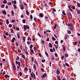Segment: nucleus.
<instances>
[{"mask_svg":"<svg viewBox=\"0 0 80 80\" xmlns=\"http://www.w3.org/2000/svg\"><path fill=\"white\" fill-rule=\"evenodd\" d=\"M70 29L71 31H73V27L72 26H70Z\"/></svg>","mask_w":80,"mask_h":80,"instance_id":"15","label":"nucleus"},{"mask_svg":"<svg viewBox=\"0 0 80 80\" xmlns=\"http://www.w3.org/2000/svg\"><path fill=\"white\" fill-rule=\"evenodd\" d=\"M57 79L58 80H61V79L60 78V76H57Z\"/></svg>","mask_w":80,"mask_h":80,"instance_id":"19","label":"nucleus"},{"mask_svg":"<svg viewBox=\"0 0 80 80\" xmlns=\"http://www.w3.org/2000/svg\"><path fill=\"white\" fill-rule=\"evenodd\" d=\"M18 38H20V34L18 33H17Z\"/></svg>","mask_w":80,"mask_h":80,"instance_id":"31","label":"nucleus"},{"mask_svg":"<svg viewBox=\"0 0 80 80\" xmlns=\"http://www.w3.org/2000/svg\"><path fill=\"white\" fill-rule=\"evenodd\" d=\"M11 13L12 16L13 17L14 16V12H13V11H11Z\"/></svg>","mask_w":80,"mask_h":80,"instance_id":"23","label":"nucleus"},{"mask_svg":"<svg viewBox=\"0 0 80 80\" xmlns=\"http://www.w3.org/2000/svg\"><path fill=\"white\" fill-rule=\"evenodd\" d=\"M22 57L24 58V59H25V55L23 54H22Z\"/></svg>","mask_w":80,"mask_h":80,"instance_id":"30","label":"nucleus"},{"mask_svg":"<svg viewBox=\"0 0 80 80\" xmlns=\"http://www.w3.org/2000/svg\"><path fill=\"white\" fill-rule=\"evenodd\" d=\"M3 14H4V15H6L7 14V12H6V11L4 10L2 12Z\"/></svg>","mask_w":80,"mask_h":80,"instance_id":"11","label":"nucleus"},{"mask_svg":"<svg viewBox=\"0 0 80 80\" xmlns=\"http://www.w3.org/2000/svg\"><path fill=\"white\" fill-rule=\"evenodd\" d=\"M54 25H55V26H54V29H55V28H56V26H57V25L56 24H55Z\"/></svg>","mask_w":80,"mask_h":80,"instance_id":"48","label":"nucleus"},{"mask_svg":"<svg viewBox=\"0 0 80 80\" xmlns=\"http://www.w3.org/2000/svg\"><path fill=\"white\" fill-rule=\"evenodd\" d=\"M13 6L14 9H17V6L15 5V4H13Z\"/></svg>","mask_w":80,"mask_h":80,"instance_id":"32","label":"nucleus"},{"mask_svg":"<svg viewBox=\"0 0 80 80\" xmlns=\"http://www.w3.org/2000/svg\"><path fill=\"white\" fill-rule=\"evenodd\" d=\"M44 6L45 7L47 8V7H48V6L47 5V4L45 3L44 4Z\"/></svg>","mask_w":80,"mask_h":80,"instance_id":"33","label":"nucleus"},{"mask_svg":"<svg viewBox=\"0 0 80 80\" xmlns=\"http://www.w3.org/2000/svg\"><path fill=\"white\" fill-rule=\"evenodd\" d=\"M49 46L50 48H52V44L51 43H49Z\"/></svg>","mask_w":80,"mask_h":80,"instance_id":"13","label":"nucleus"},{"mask_svg":"<svg viewBox=\"0 0 80 80\" xmlns=\"http://www.w3.org/2000/svg\"><path fill=\"white\" fill-rule=\"evenodd\" d=\"M62 14L64 15H66V14L65 13V12H64V11H63L62 12Z\"/></svg>","mask_w":80,"mask_h":80,"instance_id":"39","label":"nucleus"},{"mask_svg":"<svg viewBox=\"0 0 80 80\" xmlns=\"http://www.w3.org/2000/svg\"><path fill=\"white\" fill-rule=\"evenodd\" d=\"M33 48V45L32 44L30 46V49H32V48Z\"/></svg>","mask_w":80,"mask_h":80,"instance_id":"45","label":"nucleus"},{"mask_svg":"<svg viewBox=\"0 0 80 80\" xmlns=\"http://www.w3.org/2000/svg\"><path fill=\"white\" fill-rule=\"evenodd\" d=\"M50 51L51 52H53V49H50Z\"/></svg>","mask_w":80,"mask_h":80,"instance_id":"64","label":"nucleus"},{"mask_svg":"<svg viewBox=\"0 0 80 80\" xmlns=\"http://www.w3.org/2000/svg\"><path fill=\"white\" fill-rule=\"evenodd\" d=\"M15 20H12V23H13V22H15Z\"/></svg>","mask_w":80,"mask_h":80,"instance_id":"61","label":"nucleus"},{"mask_svg":"<svg viewBox=\"0 0 80 80\" xmlns=\"http://www.w3.org/2000/svg\"><path fill=\"white\" fill-rule=\"evenodd\" d=\"M4 77L5 78H7V77L8 78H10V76H9L8 75H5L4 76Z\"/></svg>","mask_w":80,"mask_h":80,"instance_id":"12","label":"nucleus"},{"mask_svg":"<svg viewBox=\"0 0 80 80\" xmlns=\"http://www.w3.org/2000/svg\"><path fill=\"white\" fill-rule=\"evenodd\" d=\"M31 38L30 37H28V40L29 41V40H30Z\"/></svg>","mask_w":80,"mask_h":80,"instance_id":"62","label":"nucleus"},{"mask_svg":"<svg viewBox=\"0 0 80 80\" xmlns=\"http://www.w3.org/2000/svg\"><path fill=\"white\" fill-rule=\"evenodd\" d=\"M68 15H69V19H71L72 20V14H71V13L69 12H68Z\"/></svg>","mask_w":80,"mask_h":80,"instance_id":"2","label":"nucleus"},{"mask_svg":"<svg viewBox=\"0 0 80 80\" xmlns=\"http://www.w3.org/2000/svg\"><path fill=\"white\" fill-rule=\"evenodd\" d=\"M2 3H3L4 4H6V3H7V0H4L2 2Z\"/></svg>","mask_w":80,"mask_h":80,"instance_id":"9","label":"nucleus"},{"mask_svg":"<svg viewBox=\"0 0 80 80\" xmlns=\"http://www.w3.org/2000/svg\"><path fill=\"white\" fill-rule=\"evenodd\" d=\"M39 16L41 18H43V13H40L39 14Z\"/></svg>","mask_w":80,"mask_h":80,"instance_id":"8","label":"nucleus"},{"mask_svg":"<svg viewBox=\"0 0 80 80\" xmlns=\"http://www.w3.org/2000/svg\"><path fill=\"white\" fill-rule=\"evenodd\" d=\"M56 73L57 75H59L60 73V70H59V69H57L56 71Z\"/></svg>","mask_w":80,"mask_h":80,"instance_id":"3","label":"nucleus"},{"mask_svg":"<svg viewBox=\"0 0 80 80\" xmlns=\"http://www.w3.org/2000/svg\"><path fill=\"white\" fill-rule=\"evenodd\" d=\"M68 8H69V9L70 11L71 12H73V10L72 9H71V7H70V5H69V6H68Z\"/></svg>","mask_w":80,"mask_h":80,"instance_id":"10","label":"nucleus"},{"mask_svg":"<svg viewBox=\"0 0 80 80\" xmlns=\"http://www.w3.org/2000/svg\"><path fill=\"white\" fill-rule=\"evenodd\" d=\"M33 59H34V58L33 57H31V61L32 62H33Z\"/></svg>","mask_w":80,"mask_h":80,"instance_id":"52","label":"nucleus"},{"mask_svg":"<svg viewBox=\"0 0 80 80\" xmlns=\"http://www.w3.org/2000/svg\"><path fill=\"white\" fill-rule=\"evenodd\" d=\"M45 54L47 56V57H49V56H48V53L47 52H45Z\"/></svg>","mask_w":80,"mask_h":80,"instance_id":"26","label":"nucleus"},{"mask_svg":"<svg viewBox=\"0 0 80 80\" xmlns=\"http://www.w3.org/2000/svg\"><path fill=\"white\" fill-rule=\"evenodd\" d=\"M30 18H31V20H32V19H33V16H32V15H30Z\"/></svg>","mask_w":80,"mask_h":80,"instance_id":"46","label":"nucleus"},{"mask_svg":"<svg viewBox=\"0 0 80 80\" xmlns=\"http://www.w3.org/2000/svg\"><path fill=\"white\" fill-rule=\"evenodd\" d=\"M67 38H68V37L67 35H66L64 37V39H65V40H66V39H67Z\"/></svg>","mask_w":80,"mask_h":80,"instance_id":"40","label":"nucleus"},{"mask_svg":"<svg viewBox=\"0 0 80 80\" xmlns=\"http://www.w3.org/2000/svg\"><path fill=\"white\" fill-rule=\"evenodd\" d=\"M41 70L42 71V72H44V69H43V68H41Z\"/></svg>","mask_w":80,"mask_h":80,"instance_id":"42","label":"nucleus"},{"mask_svg":"<svg viewBox=\"0 0 80 80\" xmlns=\"http://www.w3.org/2000/svg\"><path fill=\"white\" fill-rule=\"evenodd\" d=\"M26 15H29V12H28V10H26Z\"/></svg>","mask_w":80,"mask_h":80,"instance_id":"22","label":"nucleus"},{"mask_svg":"<svg viewBox=\"0 0 80 80\" xmlns=\"http://www.w3.org/2000/svg\"><path fill=\"white\" fill-rule=\"evenodd\" d=\"M6 24H8L10 23V22L8 21V19H7L6 20Z\"/></svg>","mask_w":80,"mask_h":80,"instance_id":"20","label":"nucleus"},{"mask_svg":"<svg viewBox=\"0 0 80 80\" xmlns=\"http://www.w3.org/2000/svg\"><path fill=\"white\" fill-rule=\"evenodd\" d=\"M15 63H16V64H18V65H19V67H20L21 65H20V62H18V61H16L15 62Z\"/></svg>","mask_w":80,"mask_h":80,"instance_id":"4","label":"nucleus"},{"mask_svg":"<svg viewBox=\"0 0 80 80\" xmlns=\"http://www.w3.org/2000/svg\"><path fill=\"white\" fill-rule=\"evenodd\" d=\"M62 47L63 48L64 52H65V46H63V45H62Z\"/></svg>","mask_w":80,"mask_h":80,"instance_id":"14","label":"nucleus"},{"mask_svg":"<svg viewBox=\"0 0 80 80\" xmlns=\"http://www.w3.org/2000/svg\"><path fill=\"white\" fill-rule=\"evenodd\" d=\"M23 4L24 5H25V6H27V3L25 2L23 3Z\"/></svg>","mask_w":80,"mask_h":80,"instance_id":"50","label":"nucleus"},{"mask_svg":"<svg viewBox=\"0 0 80 80\" xmlns=\"http://www.w3.org/2000/svg\"><path fill=\"white\" fill-rule=\"evenodd\" d=\"M16 29L17 30H18V31H19V30H20V29L18 27H17L16 28Z\"/></svg>","mask_w":80,"mask_h":80,"instance_id":"58","label":"nucleus"},{"mask_svg":"<svg viewBox=\"0 0 80 80\" xmlns=\"http://www.w3.org/2000/svg\"><path fill=\"white\" fill-rule=\"evenodd\" d=\"M31 75L32 78H33V73L32 72L31 74Z\"/></svg>","mask_w":80,"mask_h":80,"instance_id":"57","label":"nucleus"},{"mask_svg":"<svg viewBox=\"0 0 80 80\" xmlns=\"http://www.w3.org/2000/svg\"><path fill=\"white\" fill-rule=\"evenodd\" d=\"M20 59V58H19V56H17V58H16V60H18Z\"/></svg>","mask_w":80,"mask_h":80,"instance_id":"41","label":"nucleus"},{"mask_svg":"<svg viewBox=\"0 0 80 80\" xmlns=\"http://www.w3.org/2000/svg\"><path fill=\"white\" fill-rule=\"evenodd\" d=\"M14 40L16 41V39H15V37H13L11 41V42H12V43H14Z\"/></svg>","mask_w":80,"mask_h":80,"instance_id":"7","label":"nucleus"},{"mask_svg":"<svg viewBox=\"0 0 80 80\" xmlns=\"http://www.w3.org/2000/svg\"><path fill=\"white\" fill-rule=\"evenodd\" d=\"M5 7V4H2L1 6V8H4Z\"/></svg>","mask_w":80,"mask_h":80,"instance_id":"25","label":"nucleus"},{"mask_svg":"<svg viewBox=\"0 0 80 80\" xmlns=\"http://www.w3.org/2000/svg\"><path fill=\"white\" fill-rule=\"evenodd\" d=\"M46 75H47V74L46 73H44L42 77V78H44L46 77Z\"/></svg>","mask_w":80,"mask_h":80,"instance_id":"6","label":"nucleus"},{"mask_svg":"<svg viewBox=\"0 0 80 80\" xmlns=\"http://www.w3.org/2000/svg\"><path fill=\"white\" fill-rule=\"evenodd\" d=\"M42 44H43V45H44L45 44V41L43 40H41Z\"/></svg>","mask_w":80,"mask_h":80,"instance_id":"29","label":"nucleus"},{"mask_svg":"<svg viewBox=\"0 0 80 80\" xmlns=\"http://www.w3.org/2000/svg\"><path fill=\"white\" fill-rule=\"evenodd\" d=\"M37 18L36 17L34 18V21H35V22H37Z\"/></svg>","mask_w":80,"mask_h":80,"instance_id":"37","label":"nucleus"},{"mask_svg":"<svg viewBox=\"0 0 80 80\" xmlns=\"http://www.w3.org/2000/svg\"><path fill=\"white\" fill-rule=\"evenodd\" d=\"M67 32L68 33V34H71V31H70V30H68L67 31Z\"/></svg>","mask_w":80,"mask_h":80,"instance_id":"28","label":"nucleus"},{"mask_svg":"<svg viewBox=\"0 0 80 80\" xmlns=\"http://www.w3.org/2000/svg\"><path fill=\"white\" fill-rule=\"evenodd\" d=\"M24 70L25 71H28V69L27 68V67H25L24 69Z\"/></svg>","mask_w":80,"mask_h":80,"instance_id":"27","label":"nucleus"},{"mask_svg":"<svg viewBox=\"0 0 80 80\" xmlns=\"http://www.w3.org/2000/svg\"><path fill=\"white\" fill-rule=\"evenodd\" d=\"M10 30L11 31V33H14L15 32H14L13 31V30L12 29H10Z\"/></svg>","mask_w":80,"mask_h":80,"instance_id":"24","label":"nucleus"},{"mask_svg":"<svg viewBox=\"0 0 80 80\" xmlns=\"http://www.w3.org/2000/svg\"><path fill=\"white\" fill-rule=\"evenodd\" d=\"M35 79V80H36V77L35 76V74L33 73V78Z\"/></svg>","mask_w":80,"mask_h":80,"instance_id":"21","label":"nucleus"},{"mask_svg":"<svg viewBox=\"0 0 80 80\" xmlns=\"http://www.w3.org/2000/svg\"><path fill=\"white\" fill-rule=\"evenodd\" d=\"M44 18L45 19H48V17L47 16H45Z\"/></svg>","mask_w":80,"mask_h":80,"instance_id":"59","label":"nucleus"},{"mask_svg":"<svg viewBox=\"0 0 80 80\" xmlns=\"http://www.w3.org/2000/svg\"><path fill=\"white\" fill-rule=\"evenodd\" d=\"M19 74V75H20V76H22V73L21 72H20Z\"/></svg>","mask_w":80,"mask_h":80,"instance_id":"53","label":"nucleus"},{"mask_svg":"<svg viewBox=\"0 0 80 80\" xmlns=\"http://www.w3.org/2000/svg\"><path fill=\"white\" fill-rule=\"evenodd\" d=\"M20 8L21 10H23L24 9V6L23 4H21L20 5Z\"/></svg>","mask_w":80,"mask_h":80,"instance_id":"5","label":"nucleus"},{"mask_svg":"<svg viewBox=\"0 0 80 80\" xmlns=\"http://www.w3.org/2000/svg\"><path fill=\"white\" fill-rule=\"evenodd\" d=\"M30 51H31V52H32V53H33V54H34V53H35L33 52V50H32L31 49H30Z\"/></svg>","mask_w":80,"mask_h":80,"instance_id":"38","label":"nucleus"},{"mask_svg":"<svg viewBox=\"0 0 80 80\" xmlns=\"http://www.w3.org/2000/svg\"><path fill=\"white\" fill-rule=\"evenodd\" d=\"M77 4H78V7H80V3H78V2H77Z\"/></svg>","mask_w":80,"mask_h":80,"instance_id":"44","label":"nucleus"},{"mask_svg":"<svg viewBox=\"0 0 80 80\" xmlns=\"http://www.w3.org/2000/svg\"><path fill=\"white\" fill-rule=\"evenodd\" d=\"M77 14H80V11L79 10H78L77 11Z\"/></svg>","mask_w":80,"mask_h":80,"instance_id":"35","label":"nucleus"},{"mask_svg":"<svg viewBox=\"0 0 80 80\" xmlns=\"http://www.w3.org/2000/svg\"><path fill=\"white\" fill-rule=\"evenodd\" d=\"M65 65L66 66H67V67H70V65L68 64V63H65Z\"/></svg>","mask_w":80,"mask_h":80,"instance_id":"43","label":"nucleus"},{"mask_svg":"<svg viewBox=\"0 0 80 80\" xmlns=\"http://www.w3.org/2000/svg\"><path fill=\"white\" fill-rule=\"evenodd\" d=\"M52 39L53 40V41H55V40H56V39L53 36H52Z\"/></svg>","mask_w":80,"mask_h":80,"instance_id":"16","label":"nucleus"},{"mask_svg":"<svg viewBox=\"0 0 80 80\" xmlns=\"http://www.w3.org/2000/svg\"><path fill=\"white\" fill-rule=\"evenodd\" d=\"M27 29H29L30 28V27L28 26V25H27L26 26V25H24V29L25 30H27Z\"/></svg>","mask_w":80,"mask_h":80,"instance_id":"1","label":"nucleus"},{"mask_svg":"<svg viewBox=\"0 0 80 80\" xmlns=\"http://www.w3.org/2000/svg\"><path fill=\"white\" fill-rule=\"evenodd\" d=\"M22 22L23 23H26V20L25 19H23L22 20Z\"/></svg>","mask_w":80,"mask_h":80,"instance_id":"18","label":"nucleus"},{"mask_svg":"<svg viewBox=\"0 0 80 80\" xmlns=\"http://www.w3.org/2000/svg\"><path fill=\"white\" fill-rule=\"evenodd\" d=\"M22 40L23 42H25V37H24L22 38Z\"/></svg>","mask_w":80,"mask_h":80,"instance_id":"51","label":"nucleus"},{"mask_svg":"<svg viewBox=\"0 0 80 80\" xmlns=\"http://www.w3.org/2000/svg\"><path fill=\"white\" fill-rule=\"evenodd\" d=\"M25 53H26V55H28V52H27V50H26L25 51Z\"/></svg>","mask_w":80,"mask_h":80,"instance_id":"47","label":"nucleus"},{"mask_svg":"<svg viewBox=\"0 0 80 80\" xmlns=\"http://www.w3.org/2000/svg\"><path fill=\"white\" fill-rule=\"evenodd\" d=\"M7 4L9 5H12V3L11 2H8Z\"/></svg>","mask_w":80,"mask_h":80,"instance_id":"36","label":"nucleus"},{"mask_svg":"<svg viewBox=\"0 0 80 80\" xmlns=\"http://www.w3.org/2000/svg\"><path fill=\"white\" fill-rule=\"evenodd\" d=\"M41 7H42V8H44V7H45V4L44 5H43L42 4V3H41Z\"/></svg>","mask_w":80,"mask_h":80,"instance_id":"49","label":"nucleus"},{"mask_svg":"<svg viewBox=\"0 0 80 80\" xmlns=\"http://www.w3.org/2000/svg\"><path fill=\"white\" fill-rule=\"evenodd\" d=\"M33 68L34 69L36 70V65H35V64H33Z\"/></svg>","mask_w":80,"mask_h":80,"instance_id":"34","label":"nucleus"},{"mask_svg":"<svg viewBox=\"0 0 80 80\" xmlns=\"http://www.w3.org/2000/svg\"><path fill=\"white\" fill-rule=\"evenodd\" d=\"M8 26L9 27H10V28H11V27H12V24H9Z\"/></svg>","mask_w":80,"mask_h":80,"instance_id":"55","label":"nucleus"},{"mask_svg":"<svg viewBox=\"0 0 80 80\" xmlns=\"http://www.w3.org/2000/svg\"><path fill=\"white\" fill-rule=\"evenodd\" d=\"M12 65L13 67H15V63H12Z\"/></svg>","mask_w":80,"mask_h":80,"instance_id":"54","label":"nucleus"},{"mask_svg":"<svg viewBox=\"0 0 80 80\" xmlns=\"http://www.w3.org/2000/svg\"><path fill=\"white\" fill-rule=\"evenodd\" d=\"M68 57V55L67 54H65V58H67Z\"/></svg>","mask_w":80,"mask_h":80,"instance_id":"17","label":"nucleus"},{"mask_svg":"<svg viewBox=\"0 0 80 80\" xmlns=\"http://www.w3.org/2000/svg\"><path fill=\"white\" fill-rule=\"evenodd\" d=\"M52 60H55V58H54V57L53 56H52V58H51Z\"/></svg>","mask_w":80,"mask_h":80,"instance_id":"56","label":"nucleus"},{"mask_svg":"<svg viewBox=\"0 0 80 80\" xmlns=\"http://www.w3.org/2000/svg\"><path fill=\"white\" fill-rule=\"evenodd\" d=\"M21 62H22V63H23V62H24V61H23V59H21Z\"/></svg>","mask_w":80,"mask_h":80,"instance_id":"63","label":"nucleus"},{"mask_svg":"<svg viewBox=\"0 0 80 80\" xmlns=\"http://www.w3.org/2000/svg\"><path fill=\"white\" fill-rule=\"evenodd\" d=\"M14 4H17V2H16V1L15 0H14Z\"/></svg>","mask_w":80,"mask_h":80,"instance_id":"60","label":"nucleus"}]
</instances>
